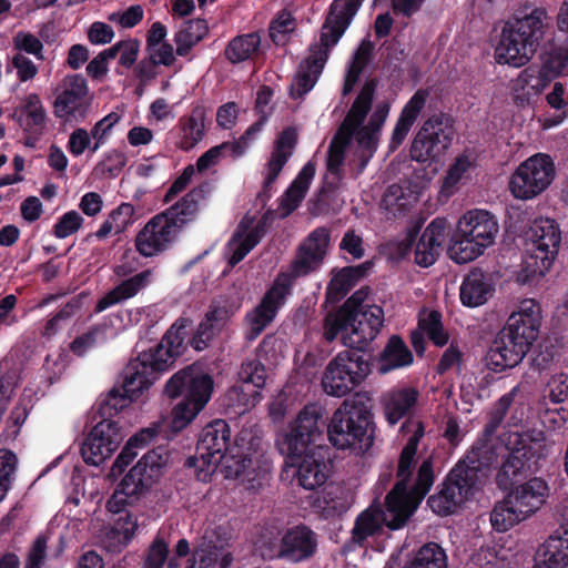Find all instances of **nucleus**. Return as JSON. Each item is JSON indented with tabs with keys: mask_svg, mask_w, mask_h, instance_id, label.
Listing matches in <instances>:
<instances>
[{
	"mask_svg": "<svg viewBox=\"0 0 568 568\" xmlns=\"http://www.w3.org/2000/svg\"><path fill=\"white\" fill-rule=\"evenodd\" d=\"M505 450L495 483L528 518L542 507L549 496L548 483L536 476L549 453L546 434L536 429L510 433Z\"/></svg>",
	"mask_w": 568,
	"mask_h": 568,
	"instance_id": "nucleus-1",
	"label": "nucleus"
},
{
	"mask_svg": "<svg viewBox=\"0 0 568 568\" xmlns=\"http://www.w3.org/2000/svg\"><path fill=\"white\" fill-rule=\"evenodd\" d=\"M323 408L308 404L298 413L286 430V474L305 490L315 491L328 479L333 468L328 448L316 445L322 438Z\"/></svg>",
	"mask_w": 568,
	"mask_h": 568,
	"instance_id": "nucleus-2",
	"label": "nucleus"
},
{
	"mask_svg": "<svg viewBox=\"0 0 568 568\" xmlns=\"http://www.w3.org/2000/svg\"><path fill=\"white\" fill-rule=\"evenodd\" d=\"M424 433V425L418 422L414 434L399 454L396 470L397 481L385 497V520L386 527L390 530H398L407 525L434 485L433 460L426 458L419 465L415 481L409 487L416 464L415 456Z\"/></svg>",
	"mask_w": 568,
	"mask_h": 568,
	"instance_id": "nucleus-3",
	"label": "nucleus"
},
{
	"mask_svg": "<svg viewBox=\"0 0 568 568\" xmlns=\"http://www.w3.org/2000/svg\"><path fill=\"white\" fill-rule=\"evenodd\" d=\"M541 308L535 300H524L488 346L483 363L488 371L503 373L519 365L539 335Z\"/></svg>",
	"mask_w": 568,
	"mask_h": 568,
	"instance_id": "nucleus-4",
	"label": "nucleus"
},
{
	"mask_svg": "<svg viewBox=\"0 0 568 568\" xmlns=\"http://www.w3.org/2000/svg\"><path fill=\"white\" fill-rule=\"evenodd\" d=\"M364 0H333L321 29L320 42L310 45V54L303 59L288 88L292 99L303 98L316 84L328 59L329 50L343 37Z\"/></svg>",
	"mask_w": 568,
	"mask_h": 568,
	"instance_id": "nucleus-5",
	"label": "nucleus"
},
{
	"mask_svg": "<svg viewBox=\"0 0 568 568\" xmlns=\"http://www.w3.org/2000/svg\"><path fill=\"white\" fill-rule=\"evenodd\" d=\"M549 28L550 17L545 8L518 10L501 29L495 49L497 63L515 68L526 65L544 43Z\"/></svg>",
	"mask_w": 568,
	"mask_h": 568,
	"instance_id": "nucleus-6",
	"label": "nucleus"
},
{
	"mask_svg": "<svg viewBox=\"0 0 568 568\" xmlns=\"http://www.w3.org/2000/svg\"><path fill=\"white\" fill-rule=\"evenodd\" d=\"M485 445L475 446L448 473L438 491L427 499L429 508L439 516L454 514L479 489L480 475L486 464Z\"/></svg>",
	"mask_w": 568,
	"mask_h": 568,
	"instance_id": "nucleus-7",
	"label": "nucleus"
},
{
	"mask_svg": "<svg viewBox=\"0 0 568 568\" xmlns=\"http://www.w3.org/2000/svg\"><path fill=\"white\" fill-rule=\"evenodd\" d=\"M327 438L337 449H349L356 455L368 452L375 439L376 426L371 406L361 399L345 400L332 415L323 419Z\"/></svg>",
	"mask_w": 568,
	"mask_h": 568,
	"instance_id": "nucleus-8",
	"label": "nucleus"
},
{
	"mask_svg": "<svg viewBox=\"0 0 568 568\" xmlns=\"http://www.w3.org/2000/svg\"><path fill=\"white\" fill-rule=\"evenodd\" d=\"M213 378L197 365L176 372L165 384L164 393L181 400L172 410V427L183 429L209 403L213 392Z\"/></svg>",
	"mask_w": 568,
	"mask_h": 568,
	"instance_id": "nucleus-9",
	"label": "nucleus"
},
{
	"mask_svg": "<svg viewBox=\"0 0 568 568\" xmlns=\"http://www.w3.org/2000/svg\"><path fill=\"white\" fill-rule=\"evenodd\" d=\"M499 225L496 217L486 210L466 212L453 232L447 253L457 264L474 261L494 244Z\"/></svg>",
	"mask_w": 568,
	"mask_h": 568,
	"instance_id": "nucleus-10",
	"label": "nucleus"
},
{
	"mask_svg": "<svg viewBox=\"0 0 568 568\" xmlns=\"http://www.w3.org/2000/svg\"><path fill=\"white\" fill-rule=\"evenodd\" d=\"M525 235L524 281H532L544 276L552 266L561 244V231L556 220L538 217L530 223Z\"/></svg>",
	"mask_w": 568,
	"mask_h": 568,
	"instance_id": "nucleus-11",
	"label": "nucleus"
},
{
	"mask_svg": "<svg viewBox=\"0 0 568 568\" xmlns=\"http://www.w3.org/2000/svg\"><path fill=\"white\" fill-rule=\"evenodd\" d=\"M168 460L165 448L159 446L145 453L135 466L124 476L106 503L109 511L119 510L139 499L161 476Z\"/></svg>",
	"mask_w": 568,
	"mask_h": 568,
	"instance_id": "nucleus-12",
	"label": "nucleus"
},
{
	"mask_svg": "<svg viewBox=\"0 0 568 568\" xmlns=\"http://www.w3.org/2000/svg\"><path fill=\"white\" fill-rule=\"evenodd\" d=\"M371 355L348 348L329 361L322 377L324 392L343 397L357 388L372 372Z\"/></svg>",
	"mask_w": 568,
	"mask_h": 568,
	"instance_id": "nucleus-13",
	"label": "nucleus"
},
{
	"mask_svg": "<svg viewBox=\"0 0 568 568\" xmlns=\"http://www.w3.org/2000/svg\"><path fill=\"white\" fill-rule=\"evenodd\" d=\"M455 134V119L446 112L434 113L416 132L409 149L410 159L418 163L438 162L452 146Z\"/></svg>",
	"mask_w": 568,
	"mask_h": 568,
	"instance_id": "nucleus-14",
	"label": "nucleus"
},
{
	"mask_svg": "<svg viewBox=\"0 0 568 568\" xmlns=\"http://www.w3.org/2000/svg\"><path fill=\"white\" fill-rule=\"evenodd\" d=\"M231 429L223 419H215L207 424L201 432L196 453L199 457H189L184 466L187 468H200L196 473L199 480L205 481L215 470L216 466L226 458L231 448Z\"/></svg>",
	"mask_w": 568,
	"mask_h": 568,
	"instance_id": "nucleus-15",
	"label": "nucleus"
},
{
	"mask_svg": "<svg viewBox=\"0 0 568 568\" xmlns=\"http://www.w3.org/2000/svg\"><path fill=\"white\" fill-rule=\"evenodd\" d=\"M555 175L556 166L552 158L546 153H537L516 169L509 187L516 199L530 200L547 190Z\"/></svg>",
	"mask_w": 568,
	"mask_h": 568,
	"instance_id": "nucleus-16",
	"label": "nucleus"
},
{
	"mask_svg": "<svg viewBox=\"0 0 568 568\" xmlns=\"http://www.w3.org/2000/svg\"><path fill=\"white\" fill-rule=\"evenodd\" d=\"M239 381L225 394V405L235 415L253 409L261 400V388L266 382L265 367L256 359L242 363L237 373Z\"/></svg>",
	"mask_w": 568,
	"mask_h": 568,
	"instance_id": "nucleus-17",
	"label": "nucleus"
},
{
	"mask_svg": "<svg viewBox=\"0 0 568 568\" xmlns=\"http://www.w3.org/2000/svg\"><path fill=\"white\" fill-rule=\"evenodd\" d=\"M331 231L325 226L314 229L300 244L296 255L286 271V295L293 282L321 268L328 253Z\"/></svg>",
	"mask_w": 568,
	"mask_h": 568,
	"instance_id": "nucleus-18",
	"label": "nucleus"
},
{
	"mask_svg": "<svg viewBox=\"0 0 568 568\" xmlns=\"http://www.w3.org/2000/svg\"><path fill=\"white\" fill-rule=\"evenodd\" d=\"M53 114L64 121H82L87 118L92 98L87 80L81 74H68L54 90Z\"/></svg>",
	"mask_w": 568,
	"mask_h": 568,
	"instance_id": "nucleus-19",
	"label": "nucleus"
},
{
	"mask_svg": "<svg viewBox=\"0 0 568 568\" xmlns=\"http://www.w3.org/2000/svg\"><path fill=\"white\" fill-rule=\"evenodd\" d=\"M124 436L119 422L108 418L100 420L81 445L83 460L89 465H101L118 449Z\"/></svg>",
	"mask_w": 568,
	"mask_h": 568,
	"instance_id": "nucleus-20",
	"label": "nucleus"
},
{
	"mask_svg": "<svg viewBox=\"0 0 568 568\" xmlns=\"http://www.w3.org/2000/svg\"><path fill=\"white\" fill-rule=\"evenodd\" d=\"M347 318L349 334L344 336V345L366 354L384 325V310L375 304L366 305L362 312L347 315Z\"/></svg>",
	"mask_w": 568,
	"mask_h": 568,
	"instance_id": "nucleus-21",
	"label": "nucleus"
},
{
	"mask_svg": "<svg viewBox=\"0 0 568 568\" xmlns=\"http://www.w3.org/2000/svg\"><path fill=\"white\" fill-rule=\"evenodd\" d=\"M179 232L171 224L164 213H160L152 217L135 237L136 251L145 256L151 257L165 251L176 239Z\"/></svg>",
	"mask_w": 568,
	"mask_h": 568,
	"instance_id": "nucleus-22",
	"label": "nucleus"
},
{
	"mask_svg": "<svg viewBox=\"0 0 568 568\" xmlns=\"http://www.w3.org/2000/svg\"><path fill=\"white\" fill-rule=\"evenodd\" d=\"M166 371L158 367L152 354L143 352L138 358L131 361L124 369L123 383L120 389L131 400H135L148 389L158 375Z\"/></svg>",
	"mask_w": 568,
	"mask_h": 568,
	"instance_id": "nucleus-23",
	"label": "nucleus"
},
{
	"mask_svg": "<svg viewBox=\"0 0 568 568\" xmlns=\"http://www.w3.org/2000/svg\"><path fill=\"white\" fill-rule=\"evenodd\" d=\"M280 272L273 286L265 293L262 301L245 316L246 338L255 339L274 320L284 301V283Z\"/></svg>",
	"mask_w": 568,
	"mask_h": 568,
	"instance_id": "nucleus-24",
	"label": "nucleus"
},
{
	"mask_svg": "<svg viewBox=\"0 0 568 568\" xmlns=\"http://www.w3.org/2000/svg\"><path fill=\"white\" fill-rule=\"evenodd\" d=\"M233 313L227 300H213L190 341L191 346L199 352L207 348L214 337L225 328Z\"/></svg>",
	"mask_w": 568,
	"mask_h": 568,
	"instance_id": "nucleus-25",
	"label": "nucleus"
},
{
	"mask_svg": "<svg viewBox=\"0 0 568 568\" xmlns=\"http://www.w3.org/2000/svg\"><path fill=\"white\" fill-rule=\"evenodd\" d=\"M192 321L187 317L178 318L168 329L155 348L148 351L152 354L158 367L168 369L185 351V338L189 335V327Z\"/></svg>",
	"mask_w": 568,
	"mask_h": 568,
	"instance_id": "nucleus-26",
	"label": "nucleus"
},
{
	"mask_svg": "<svg viewBox=\"0 0 568 568\" xmlns=\"http://www.w3.org/2000/svg\"><path fill=\"white\" fill-rule=\"evenodd\" d=\"M374 266L373 261H365L357 265L334 267L331 271V280L326 287V300L331 303L342 301L363 278H365Z\"/></svg>",
	"mask_w": 568,
	"mask_h": 568,
	"instance_id": "nucleus-27",
	"label": "nucleus"
},
{
	"mask_svg": "<svg viewBox=\"0 0 568 568\" xmlns=\"http://www.w3.org/2000/svg\"><path fill=\"white\" fill-rule=\"evenodd\" d=\"M448 222L445 217L434 219L422 233L415 247V263L422 267L433 265L446 241Z\"/></svg>",
	"mask_w": 568,
	"mask_h": 568,
	"instance_id": "nucleus-28",
	"label": "nucleus"
},
{
	"mask_svg": "<svg viewBox=\"0 0 568 568\" xmlns=\"http://www.w3.org/2000/svg\"><path fill=\"white\" fill-rule=\"evenodd\" d=\"M568 567V527H561L539 546L534 568Z\"/></svg>",
	"mask_w": 568,
	"mask_h": 568,
	"instance_id": "nucleus-29",
	"label": "nucleus"
},
{
	"mask_svg": "<svg viewBox=\"0 0 568 568\" xmlns=\"http://www.w3.org/2000/svg\"><path fill=\"white\" fill-rule=\"evenodd\" d=\"M318 536L304 524L286 529V560L301 562L315 556Z\"/></svg>",
	"mask_w": 568,
	"mask_h": 568,
	"instance_id": "nucleus-30",
	"label": "nucleus"
},
{
	"mask_svg": "<svg viewBox=\"0 0 568 568\" xmlns=\"http://www.w3.org/2000/svg\"><path fill=\"white\" fill-rule=\"evenodd\" d=\"M547 77L537 65L526 67L513 81L514 101L517 105H526L538 97L550 84Z\"/></svg>",
	"mask_w": 568,
	"mask_h": 568,
	"instance_id": "nucleus-31",
	"label": "nucleus"
},
{
	"mask_svg": "<svg viewBox=\"0 0 568 568\" xmlns=\"http://www.w3.org/2000/svg\"><path fill=\"white\" fill-rule=\"evenodd\" d=\"M428 98V91L424 89L417 90L406 102L400 111L395 128L392 133L390 148H398L406 139L412 126L418 119L420 112L425 108Z\"/></svg>",
	"mask_w": 568,
	"mask_h": 568,
	"instance_id": "nucleus-32",
	"label": "nucleus"
},
{
	"mask_svg": "<svg viewBox=\"0 0 568 568\" xmlns=\"http://www.w3.org/2000/svg\"><path fill=\"white\" fill-rule=\"evenodd\" d=\"M494 292L493 284L479 268L471 270L463 280L459 297L464 306L477 307L485 304Z\"/></svg>",
	"mask_w": 568,
	"mask_h": 568,
	"instance_id": "nucleus-33",
	"label": "nucleus"
},
{
	"mask_svg": "<svg viewBox=\"0 0 568 568\" xmlns=\"http://www.w3.org/2000/svg\"><path fill=\"white\" fill-rule=\"evenodd\" d=\"M11 118L24 132L39 133L45 124L47 112L40 97L37 93H30L22 99L21 105L14 109Z\"/></svg>",
	"mask_w": 568,
	"mask_h": 568,
	"instance_id": "nucleus-34",
	"label": "nucleus"
},
{
	"mask_svg": "<svg viewBox=\"0 0 568 568\" xmlns=\"http://www.w3.org/2000/svg\"><path fill=\"white\" fill-rule=\"evenodd\" d=\"M123 507L119 506V510L112 511L118 515V518L114 520L113 527L105 534L103 540L105 548L113 552L121 551L138 529L136 517Z\"/></svg>",
	"mask_w": 568,
	"mask_h": 568,
	"instance_id": "nucleus-35",
	"label": "nucleus"
},
{
	"mask_svg": "<svg viewBox=\"0 0 568 568\" xmlns=\"http://www.w3.org/2000/svg\"><path fill=\"white\" fill-rule=\"evenodd\" d=\"M418 392L413 387L390 389L384 396V410L389 425L397 424L415 406Z\"/></svg>",
	"mask_w": 568,
	"mask_h": 568,
	"instance_id": "nucleus-36",
	"label": "nucleus"
},
{
	"mask_svg": "<svg viewBox=\"0 0 568 568\" xmlns=\"http://www.w3.org/2000/svg\"><path fill=\"white\" fill-rule=\"evenodd\" d=\"M414 356L399 335H392L378 356V371L386 374L413 364Z\"/></svg>",
	"mask_w": 568,
	"mask_h": 568,
	"instance_id": "nucleus-37",
	"label": "nucleus"
},
{
	"mask_svg": "<svg viewBox=\"0 0 568 568\" xmlns=\"http://www.w3.org/2000/svg\"><path fill=\"white\" fill-rule=\"evenodd\" d=\"M151 275L152 272L150 270H145L128 280H124L99 300L95 311L102 312L114 304L135 296L150 283Z\"/></svg>",
	"mask_w": 568,
	"mask_h": 568,
	"instance_id": "nucleus-38",
	"label": "nucleus"
},
{
	"mask_svg": "<svg viewBox=\"0 0 568 568\" xmlns=\"http://www.w3.org/2000/svg\"><path fill=\"white\" fill-rule=\"evenodd\" d=\"M254 217L245 216L237 225L235 232L229 242L227 248L231 252L229 257V264L235 266L240 263L246 254L257 245L261 241V234H256L250 231Z\"/></svg>",
	"mask_w": 568,
	"mask_h": 568,
	"instance_id": "nucleus-39",
	"label": "nucleus"
},
{
	"mask_svg": "<svg viewBox=\"0 0 568 568\" xmlns=\"http://www.w3.org/2000/svg\"><path fill=\"white\" fill-rule=\"evenodd\" d=\"M204 199V190L195 187L186 193L179 202L163 212L168 221L180 232L199 212V203Z\"/></svg>",
	"mask_w": 568,
	"mask_h": 568,
	"instance_id": "nucleus-40",
	"label": "nucleus"
},
{
	"mask_svg": "<svg viewBox=\"0 0 568 568\" xmlns=\"http://www.w3.org/2000/svg\"><path fill=\"white\" fill-rule=\"evenodd\" d=\"M377 85L378 80L376 78H371L365 81L343 121L356 129L363 125L372 109Z\"/></svg>",
	"mask_w": 568,
	"mask_h": 568,
	"instance_id": "nucleus-41",
	"label": "nucleus"
},
{
	"mask_svg": "<svg viewBox=\"0 0 568 568\" xmlns=\"http://www.w3.org/2000/svg\"><path fill=\"white\" fill-rule=\"evenodd\" d=\"M315 175V164L308 161L286 189V217L292 214L304 200Z\"/></svg>",
	"mask_w": 568,
	"mask_h": 568,
	"instance_id": "nucleus-42",
	"label": "nucleus"
},
{
	"mask_svg": "<svg viewBox=\"0 0 568 568\" xmlns=\"http://www.w3.org/2000/svg\"><path fill=\"white\" fill-rule=\"evenodd\" d=\"M206 109L202 105L195 106L189 116L180 120L182 131L181 149L190 150L204 136Z\"/></svg>",
	"mask_w": 568,
	"mask_h": 568,
	"instance_id": "nucleus-43",
	"label": "nucleus"
},
{
	"mask_svg": "<svg viewBox=\"0 0 568 568\" xmlns=\"http://www.w3.org/2000/svg\"><path fill=\"white\" fill-rule=\"evenodd\" d=\"M156 435L158 430L155 428H144L132 436L113 463L111 475L114 477L120 476L124 471L125 467L138 455V450L143 449L146 444Z\"/></svg>",
	"mask_w": 568,
	"mask_h": 568,
	"instance_id": "nucleus-44",
	"label": "nucleus"
},
{
	"mask_svg": "<svg viewBox=\"0 0 568 568\" xmlns=\"http://www.w3.org/2000/svg\"><path fill=\"white\" fill-rule=\"evenodd\" d=\"M510 501V497L506 494L504 499L496 503L490 511V524L496 531H508L515 525L527 519V516L519 513V508Z\"/></svg>",
	"mask_w": 568,
	"mask_h": 568,
	"instance_id": "nucleus-45",
	"label": "nucleus"
},
{
	"mask_svg": "<svg viewBox=\"0 0 568 568\" xmlns=\"http://www.w3.org/2000/svg\"><path fill=\"white\" fill-rule=\"evenodd\" d=\"M261 37L256 32L237 36L225 48V58L233 64L252 59L260 49Z\"/></svg>",
	"mask_w": 568,
	"mask_h": 568,
	"instance_id": "nucleus-46",
	"label": "nucleus"
},
{
	"mask_svg": "<svg viewBox=\"0 0 568 568\" xmlns=\"http://www.w3.org/2000/svg\"><path fill=\"white\" fill-rule=\"evenodd\" d=\"M386 508L382 510L381 508H367L362 511L354 524L352 530V538L355 542L362 544L368 537L374 536L381 529V523L383 521L386 525L385 520Z\"/></svg>",
	"mask_w": 568,
	"mask_h": 568,
	"instance_id": "nucleus-47",
	"label": "nucleus"
},
{
	"mask_svg": "<svg viewBox=\"0 0 568 568\" xmlns=\"http://www.w3.org/2000/svg\"><path fill=\"white\" fill-rule=\"evenodd\" d=\"M403 568H447V555L437 542L422 546Z\"/></svg>",
	"mask_w": 568,
	"mask_h": 568,
	"instance_id": "nucleus-48",
	"label": "nucleus"
},
{
	"mask_svg": "<svg viewBox=\"0 0 568 568\" xmlns=\"http://www.w3.org/2000/svg\"><path fill=\"white\" fill-rule=\"evenodd\" d=\"M207 33V24L203 19L186 21L175 34L176 53L185 55L190 49L201 41Z\"/></svg>",
	"mask_w": 568,
	"mask_h": 568,
	"instance_id": "nucleus-49",
	"label": "nucleus"
},
{
	"mask_svg": "<svg viewBox=\"0 0 568 568\" xmlns=\"http://www.w3.org/2000/svg\"><path fill=\"white\" fill-rule=\"evenodd\" d=\"M254 544L263 558L272 559L284 556V536L277 527H263Z\"/></svg>",
	"mask_w": 568,
	"mask_h": 568,
	"instance_id": "nucleus-50",
	"label": "nucleus"
},
{
	"mask_svg": "<svg viewBox=\"0 0 568 568\" xmlns=\"http://www.w3.org/2000/svg\"><path fill=\"white\" fill-rule=\"evenodd\" d=\"M233 561L230 551L216 546L201 548L193 554V564L189 568H229Z\"/></svg>",
	"mask_w": 568,
	"mask_h": 568,
	"instance_id": "nucleus-51",
	"label": "nucleus"
},
{
	"mask_svg": "<svg viewBox=\"0 0 568 568\" xmlns=\"http://www.w3.org/2000/svg\"><path fill=\"white\" fill-rule=\"evenodd\" d=\"M547 104L559 111V113L554 116L547 118L544 120V128L549 129L561 124L565 119L568 116L567 111H565L568 105V97L566 94V87L561 82H555L552 85V90L546 95Z\"/></svg>",
	"mask_w": 568,
	"mask_h": 568,
	"instance_id": "nucleus-52",
	"label": "nucleus"
},
{
	"mask_svg": "<svg viewBox=\"0 0 568 568\" xmlns=\"http://www.w3.org/2000/svg\"><path fill=\"white\" fill-rule=\"evenodd\" d=\"M474 159L468 151L459 154L449 165L443 180L442 191L452 194L456 185L460 182L466 172L473 166Z\"/></svg>",
	"mask_w": 568,
	"mask_h": 568,
	"instance_id": "nucleus-53",
	"label": "nucleus"
},
{
	"mask_svg": "<svg viewBox=\"0 0 568 568\" xmlns=\"http://www.w3.org/2000/svg\"><path fill=\"white\" fill-rule=\"evenodd\" d=\"M418 328L424 332L436 346H444L448 342V334L442 323V314L438 311H430L426 316L419 318Z\"/></svg>",
	"mask_w": 568,
	"mask_h": 568,
	"instance_id": "nucleus-54",
	"label": "nucleus"
},
{
	"mask_svg": "<svg viewBox=\"0 0 568 568\" xmlns=\"http://www.w3.org/2000/svg\"><path fill=\"white\" fill-rule=\"evenodd\" d=\"M568 64V45H554L546 52L539 68L552 81L560 75Z\"/></svg>",
	"mask_w": 568,
	"mask_h": 568,
	"instance_id": "nucleus-55",
	"label": "nucleus"
},
{
	"mask_svg": "<svg viewBox=\"0 0 568 568\" xmlns=\"http://www.w3.org/2000/svg\"><path fill=\"white\" fill-rule=\"evenodd\" d=\"M284 165V131L277 134L275 141V150L267 163V175L264 182L263 192L258 194V197L268 196L267 191L272 183L277 179Z\"/></svg>",
	"mask_w": 568,
	"mask_h": 568,
	"instance_id": "nucleus-56",
	"label": "nucleus"
},
{
	"mask_svg": "<svg viewBox=\"0 0 568 568\" xmlns=\"http://www.w3.org/2000/svg\"><path fill=\"white\" fill-rule=\"evenodd\" d=\"M17 466L16 454L6 448L0 449V501L4 499L11 487Z\"/></svg>",
	"mask_w": 568,
	"mask_h": 568,
	"instance_id": "nucleus-57",
	"label": "nucleus"
},
{
	"mask_svg": "<svg viewBox=\"0 0 568 568\" xmlns=\"http://www.w3.org/2000/svg\"><path fill=\"white\" fill-rule=\"evenodd\" d=\"M132 403L119 387H113L109 390L106 396L100 402L98 414L102 419H111L124 407Z\"/></svg>",
	"mask_w": 568,
	"mask_h": 568,
	"instance_id": "nucleus-58",
	"label": "nucleus"
},
{
	"mask_svg": "<svg viewBox=\"0 0 568 568\" xmlns=\"http://www.w3.org/2000/svg\"><path fill=\"white\" fill-rule=\"evenodd\" d=\"M268 415L274 425L276 432L275 446L280 454H284V398L282 397V390L271 402L268 406Z\"/></svg>",
	"mask_w": 568,
	"mask_h": 568,
	"instance_id": "nucleus-59",
	"label": "nucleus"
},
{
	"mask_svg": "<svg viewBox=\"0 0 568 568\" xmlns=\"http://www.w3.org/2000/svg\"><path fill=\"white\" fill-rule=\"evenodd\" d=\"M230 457L226 456L224 458L225 463V477L227 478H234L241 481H245L246 479L250 480V471L248 468L252 466V459L247 458L246 455H239L230 453Z\"/></svg>",
	"mask_w": 568,
	"mask_h": 568,
	"instance_id": "nucleus-60",
	"label": "nucleus"
},
{
	"mask_svg": "<svg viewBox=\"0 0 568 568\" xmlns=\"http://www.w3.org/2000/svg\"><path fill=\"white\" fill-rule=\"evenodd\" d=\"M169 545L161 536H156L148 548L143 568H162L169 561Z\"/></svg>",
	"mask_w": 568,
	"mask_h": 568,
	"instance_id": "nucleus-61",
	"label": "nucleus"
},
{
	"mask_svg": "<svg viewBox=\"0 0 568 568\" xmlns=\"http://www.w3.org/2000/svg\"><path fill=\"white\" fill-rule=\"evenodd\" d=\"M355 138L358 148L362 149L359 158L362 166L364 168L377 149L378 132H374L372 129H366V126L361 125L355 132Z\"/></svg>",
	"mask_w": 568,
	"mask_h": 568,
	"instance_id": "nucleus-62",
	"label": "nucleus"
},
{
	"mask_svg": "<svg viewBox=\"0 0 568 568\" xmlns=\"http://www.w3.org/2000/svg\"><path fill=\"white\" fill-rule=\"evenodd\" d=\"M324 336L326 341L333 342L339 334L342 338L349 334V325L345 310H338L335 314L328 315L325 320Z\"/></svg>",
	"mask_w": 568,
	"mask_h": 568,
	"instance_id": "nucleus-63",
	"label": "nucleus"
},
{
	"mask_svg": "<svg viewBox=\"0 0 568 568\" xmlns=\"http://www.w3.org/2000/svg\"><path fill=\"white\" fill-rule=\"evenodd\" d=\"M13 45L19 52H27L29 54L36 55L39 60H43L44 57L42 54L43 44L42 42L32 33L29 32H18L13 38Z\"/></svg>",
	"mask_w": 568,
	"mask_h": 568,
	"instance_id": "nucleus-64",
	"label": "nucleus"
}]
</instances>
